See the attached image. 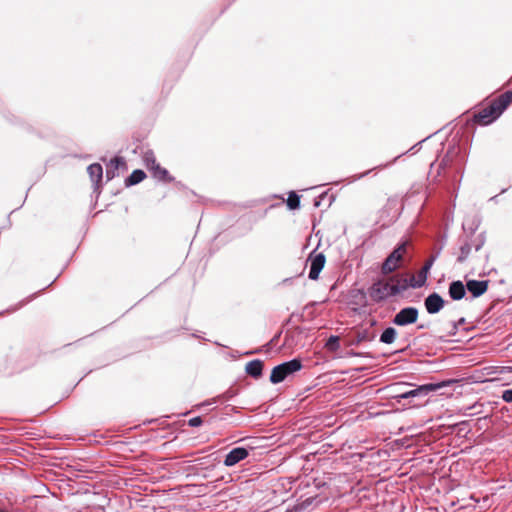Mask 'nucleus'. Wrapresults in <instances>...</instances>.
<instances>
[{
	"instance_id": "nucleus-1",
	"label": "nucleus",
	"mask_w": 512,
	"mask_h": 512,
	"mask_svg": "<svg viewBox=\"0 0 512 512\" xmlns=\"http://www.w3.org/2000/svg\"><path fill=\"white\" fill-rule=\"evenodd\" d=\"M408 287V278L400 275H394L388 280H378L373 283V285L368 289V294L373 301L380 302L388 297L400 294L407 290Z\"/></svg>"
},
{
	"instance_id": "nucleus-2",
	"label": "nucleus",
	"mask_w": 512,
	"mask_h": 512,
	"mask_svg": "<svg viewBox=\"0 0 512 512\" xmlns=\"http://www.w3.org/2000/svg\"><path fill=\"white\" fill-rule=\"evenodd\" d=\"M512 103V91H506L491 103L474 114L475 122L481 125H489L497 120Z\"/></svg>"
},
{
	"instance_id": "nucleus-3",
	"label": "nucleus",
	"mask_w": 512,
	"mask_h": 512,
	"mask_svg": "<svg viewBox=\"0 0 512 512\" xmlns=\"http://www.w3.org/2000/svg\"><path fill=\"white\" fill-rule=\"evenodd\" d=\"M411 386L412 384L410 383L397 382L388 386L387 389L390 392V397L396 399L399 402L401 399H410L426 396L428 395V393L436 391L437 389L442 387L441 384L430 383L420 385L414 389H408Z\"/></svg>"
},
{
	"instance_id": "nucleus-4",
	"label": "nucleus",
	"mask_w": 512,
	"mask_h": 512,
	"mask_svg": "<svg viewBox=\"0 0 512 512\" xmlns=\"http://www.w3.org/2000/svg\"><path fill=\"white\" fill-rule=\"evenodd\" d=\"M302 368V363L299 359L294 358L290 361L283 362L272 369L270 381L273 384H278L284 381L288 376L298 372Z\"/></svg>"
},
{
	"instance_id": "nucleus-5",
	"label": "nucleus",
	"mask_w": 512,
	"mask_h": 512,
	"mask_svg": "<svg viewBox=\"0 0 512 512\" xmlns=\"http://www.w3.org/2000/svg\"><path fill=\"white\" fill-rule=\"evenodd\" d=\"M408 245V241H404L394 248L382 264V274L388 275L401 266L404 255L407 252Z\"/></svg>"
},
{
	"instance_id": "nucleus-6",
	"label": "nucleus",
	"mask_w": 512,
	"mask_h": 512,
	"mask_svg": "<svg viewBox=\"0 0 512 512\" xmlns=\"http://www.w3.org/2000/svg\"><path fill=\"white\" fill-rule=\"evenodd\" d=\"M439 253L440 252H437L435 255H432L427 261L426 263L424 264V266L421 268V270L418 272V275L417 277L415 276H411L409 279H408V284H409V287H412V288H420L422 287L426 281H427V277H428V274H429V271L431 269V267L433 266L435 260L437 259V257L439 256Z\"/></svg>"
},
{
	"instance_id": "nucleus-7",
	"label": "nucleus",
	"mask_w": 512,
	"mask_h": 512,
	"mask_svg": "<svg viewBox=\"0 0 512 512\" xmlns=\"http://www.w3.org/2000/svg\"><path fill=\"white\" fill-rule=\"evenodd\" d=\"M418 309L415 307L402 308L398 313L395 314L392 322L397 326H407L413 324L418 319Z\"/></svg>"
},
{
	"instance_id": "nucleus-8",
	"label": "nucleus",
	"mask_w": 512,
	"mask_h": 512,
	"mask_svg": "<svg viewBox=\"0 0 512 512\" xmlns=\"http://www.w3.org/2000/svg\"><path fill=\"white\" fill-rule=\"evenodd\" d=\"M308 262L310 263L308 277L310 280H317L319 278L320 272L324 268L326 257L323 253L315 254L312 252L308 257Z\"/></svg>"
},
{
	"instance_id": "nucleus-9",
	"label": "nucleus",
	"mask_w": 512,
	"mask_h": 512,
	"mask_svg": "<svg viewBox=\"0 0 512 512\" xmlns=\"http://www.w3.org/2000/svg\"><path fill=\"white\" fill-rule=\"evenodd\" d=\"M444 299L436 292L429 294L424 299V306L429 314H436L444 307Z\"/></svg>"
},
{
	"instance_id": "nucleus-10",
	"label": "nucleus",
	"mask_w": 512,
	"mask_h": 512,
	"mask_svg": "<svg viewBox=\"0 0 512 512\" xmlns=\"http://www.w3.org/2000/svg\"><path fill=\"white\" fill-rule=\"evenodd\" d=\"M249 455V451L244 447H236L233 448L226 456L223 461L224 465L227 467H232L239 463L240 461L247 458Z\"/></svg>"
},
{
	"instance_id": "nucleus-11",
	"label": "nucleus",
	"mask_w": 512,
	"mask_h": 512,
	"mask_svg": "<svg viewBox=\"0 0 512 512\" xmlns=\"http://www.w3.org/2000/svg\"><path fill=\"white\" fill-rule=\"evenodd\" d=\"M488 280H467L466 290L471 293L472 297L482 296L488 289Z\"/></svg>"
},
{
	"instance_id": "nucleus-12",
	"label": "nucleus",
	"mask_w": 512,
	"mask_h": 512,
	"mask_svg": "<svg viewBox=\"0 0 512 512\" xmlns=\"http://www.w3.org/2000/svg\"><path fill=\"white\" fill-rule=\"evenodd\" d=\"M448 294L451 299L459 301L466 295V286L460 280L452 281L448 287Z\"/></svg>"
},
{
	"instance_id": "nucleus-13",
	"label": "nucleus",
	"mask_w": 512,
	"mask_h": 512,
	"mask_svg": "<svg viewBox=\"0 0 512 512\" xmlns=\"http://www.w3.org/2000/svg\"><path fill=\"white\" fill-rule=\"evenodd\" d=\"M262 371L263 362L259 359L252 360L246 364L245 372L255 379L262 376Z\"/></svg>"
},
{
	"instance_id": "nucleus-14",
	"label": "nucleus",
	"mask_w": 512,
	"mask_h": 512,
	"mask_svg": "<svg viewBox=\"0 0 512 512\" xmlns=\"http://www.w3.org/2000/svg\"><path fill=\"white\" fill-rule=\"evenodd\" d=\"M87 172L89 174V177L91 181L94 184H98L103 176V169L102 166L98 163H93L87 167Z\"/></svg>"
},
{
	"instance_id": "nucleus-15",
	"label": "nucleus",
	"mask_w": 512,
	"mask_h": 512,
	"mask_svg": "<svg viewBox=\"0 0 512 512\" xmlns=\"http://www.w3.org/2000/svg\"><path fill=\"white\" fill-rule=\"evenodd\" d=\"M146 177V174L143 170L136 169L134 170L125 180V185L127 187L136 185L143 181Z\"/></svg>"
},
{
	"instance_id": "nucleus-16",
	"label": "nucleus",
	"mask_w": 512,
	"mask_h": 512,
	"mask_svg": "<svg viewBox=\"0 0 512 512\" xmlns=\"http://www.w3.org/2000/svg\"><path fill=\"white\" fill-rule=\"evenodd\" d=\"M465 323V318L461 317L459 320H451L447 323L446 327V337H453L457 334L458 329L461 325Z\"/></svg>"
},
{
	"instance_id": "nucleus-17",
	"label": "nucleus",
	"mask_w": 512,
	"mask_h": 512,
	"mask_svg": "<svg viewBox=\"0 0 512 512\" xmlns=\"http://www.w3.org/2000/svg\"><path fill=\"white\" fill-rule=\"evenodd\" d=\"M153 176L159 180L165 182H172L173 177L169 176L168 171L165 168H162L159 164H157L152 170Z\"/></svg>"
},
{
	"instance_id": "nucleus-18",
	"label": "nucleus",
	"mask_w": 512,
	"mask_h": 512,
	"mask_svg": "<svg viewBox=\"0 0 512 512\" xmlns=\"http://www.w3.org/2000/svg\"><path fill=\"white\" fill-rule=\"evenodd\" d=\"M397 336V331L393 327H387L380 335V342L384 344H392Z\"/></svg>"
},
{
	"instance_id": "nucleus-19",
	"label": "nucleus",
	"mask_w": 512,
	"mask_h": 512,
	"mask_svg": "<svg viewBox=\"0 0 512 512\" xmlns=\"http://www.w3.org/2000/svg\"><path fill=\"white\" fill-rule=\"evenodd\" d=\"M286 204L290 210L298 209L300 207V196L294 191L289 192Z\"/></svg>"
},
{
	"instance_id": "nucleus-20",
	"label": "nucleus",
	"mask_w": 512,
	"mask_h": 512,
	"mask_svg": "<svg viewBox=\"0 0 512 512\" xmlns=\"http://www.w3.org/2000/svg\"><path fill=\"white\" fill-rule=\"evenodd\" d=\"M340 338L339 336H335V335H332L330 336L326 343H325V347L329 350V351H332V352H335L337 351L339 348H340Z\"/></svg>"
},
{
	"instance_id": "nucleus-21",
	"label": "nucleus",
	"mask_w": 512,
	"mask_h": 512,
	"mask_svg": "<svg viewBox=\"0 0 512 512\" xmlns=\"http://www.w3.org/2000/svg\"><path fill=\"white\" fill-rule=\"evenodd\" d=\"M143 161H144L145 166L149 170H152L158 164L156 162L155 155H154V153L152 151L145 152V154L143 156Z\"/></svg>"
},
{
	"instance_id": "nucleus-22",
	"label": "nucleus",
	"mask_w": 512,
	"mask_h": 512,
	"mask_svg": "<svg viewBox=\"0 0 512 512\" xmlns=\"http://www.w3.org/2000/svg\"><path fill=\"white\" fill-rule=\"evenodd\" d=\"M470 252H471V245L468 242H465L460 247V255L458 256L457 261L459 263H463L464 261H466V259L468 258Z\"/></svg>"
},
{
	"instance_id": "nucleus-23",
	"label": "nucleus",
	"mask_w": 512,
	"mask_h": 512,
	"mask_svg": "<svg viewBox=\"0 0 512 512\" xmlns=\"http://www.w3.org/2000/svg\"><path fill=\"white\" fill-rule=\"evenodd\" d=\"M124 165H125V162L121 157H114L113 159H111L109 167L114 170H118L120 166H124Z\"/></svg>"
},
{
	"instance_id": "nucleus-24",
	"label": "nucleus",
	"mask_w": 512,
	"mask_h": 512,
	"mask_svg": "<svg viewBox=\"0 0 512 512\" xmlns=\"http://www.w3.org/2000/svg\"><path fill=\"white\" fill-rule=\"evenodd\" d=\"M501 398L507 403H512V388L504 390Z\"/></svg>"
},
{
	"instance_id": "nucleus-25",
	"label": "nucleus",
	"mask_w": 512,
	"mask_h": 512,
	"mask_svg": "<svg viewBox=\"0 0 512 512\" xmlns=\"http://www.w3.org/2000/svg\"><path fill=\"white\" fill-rule=\"evenodd\" d=\"M236 394H237V392L235 390L229 389L226 392H224L221 396H219V398L224 399V400H230L233 397H235Z\"/></svg>"
},
{
	"instance_id": "nucleus-26",
	"label": "nucleus",
	"mask_w": 512,
	"mask_h": 512,
	"mask_svg": "<svg viewBox=\"0 0 512 512\" xmlns=\"http://www.w3.org/2000/svg\"><path fill=\"white\" fill-rule=\"evenodd\" d=\"M202 418L200 416H196V417H193L191 418L189 421H188V424L189 426L191 427H198L202 424Z\"/></svg>"
},
{
	"instance_id": "nucleus-27",
	"label": "nucleus",
	"mask_w": 512,
	"mask_h": 512,
	"mask_svg": "<svg viewBox=\"0 0 512 512\" xmlns=\"http://www.w3.org/2000/svg\"><path fill=\"white\" fill-rule=\"evenodd\" d=\"M115 176V170L108 167L107 170H106V177L108 178V180L114 178Z\"/></svg>"
},
{
	"instance_id": "nucleus-28",
	"label": "nucleus",
	"mask_w": 512,
	"mask_h": 512,
	"mask_svg": "<svg viewBox=\"0 0 512 512\" xmlns=\"http://www.w3.org/2000/svg\"><path fill=\"white\" fill-rule=\"evenodd\" d=\"M484 245V239H480L479 242L475 245V250L479 251Z\"/></svg>"
},
{
	"instance_id": "nucleus-29",
	"label": "nucleus",
	"mask_w": 512,
	"mask_h": 512,
	"mask_svg": "<svg viewBox=\"0 0 512 512\" xmlns=\"http://www.w3.org/2000/svg\"><path fill=\"white\" fill-rule=\"evenodd\" d=\"M370 172H371V170H368V171H366V172H364V173H361V174H359V175L355 176V177H354V180L361 179V178L365 177L366 175H368Z\"/></svg>"
},
{
	"instance_id": "nucleus-30",
	"label": "nucleus",
	"mask_w": 512,
	"mask_h": 512,
	"mask_svg": "<svg viewBox=\"0 0 512 512\" xmlns=\"http://www.w3.org/2000/svg\"><path fill=\"white\" fill-rule=\"evenodd\" d=\"M364 339H365V336H364V335H362V336H360V335H359V337H358V339H357L356 343H360V342H361V341H363Z\"/></svg>"
},
{
	"instance_id": "nucleus-31",
	"label": "nucleus",
	"mask_w": 512,
	"mask_h": 512,
	"mask_svg": "<svg viewBox=\"0 0 512 512\" xmlns=\"http://www.w3.org/2000/svg\"><path fill=\"white\" fill-rule=\"evenodd\" d=\"M257 351H250V352H247L246 354L249 355V354H253V353H256Z\"/></svg>"
},
{
	"instance_id": "nucleus-32",
	"label": "nucleus",
	"mask_w": 512,
	"mask_h": 512,
	"mask_svg": "<svg viewBox=\"0 0 512 512\" xmlns=\"http://www.w3.org/2000/svg\"><path fill=\"white\" fill-rule=\"evenodd\" d=\"M423 328H425V326H424V325H419V326H418V329H423Z\"/></svg>"
}]
</instances>
